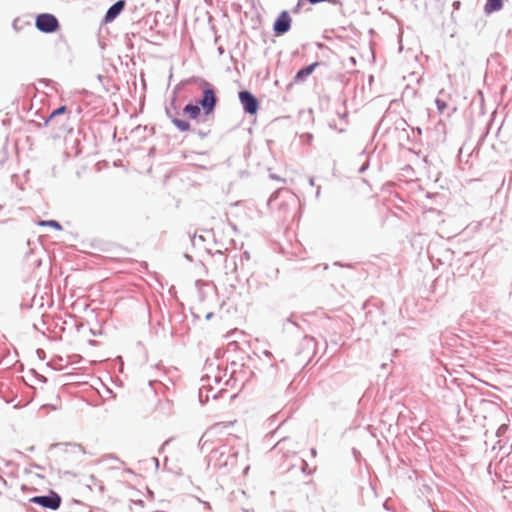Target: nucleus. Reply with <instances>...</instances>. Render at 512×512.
Wrapping results in <instances>:
<instances>
[{"label": "nucleus", "instance_id": "obj_1", "mask_svg": "<svg viewBox=\"0 0 512 512\" xmlns=\"http://www.w3.org/2000/svg\"><path fill=\"white\" fill-rule=\"evenodd\" d=\"M35 26L41 32L52 33L59 29V22L54 15L43 13L36 17Z\"/></svg>", "mask_w": 512, "mask_h": 512}, {"label": "nucleus", "instance_id": "obj_2", "mask_svg": "<svg viewBox=\"0 0 512 512\" xmlns=\"http://www.w3.org/2000/svg\"><path fill=\"white\" fill-rule=\"evenodd\" d=\"M217 99L215 96V92L211 85L207 82L203 83V97L199 101V104L202 106L205 114L209 115L214 111Z\"/></svg>", "mask_w": 512, "mask_h": 512}, {"label": "nucleus", "instance_id": "obj_3", "mask_svg": "<svg viewBox=\"0 0 512 512\" xmlns=\"http://www.w3.org/2000/svg\"><path fill=\"white\" fill-rule=\"evenodd\" d=\"M239 100L246 113L254 115L257 113L259 103L257 99L249 91L239 92Z\"/></svg>", "mask_w": 512, "mask_h": 512}, {"label": "nucleus", "instance_id": "obj_4", "mask_svg": "<svg viewBox=\"0 0 512 512\" xmlns=\"http://www.w3.org/2000/svg\"><path fill=\"white\" fill-rule=\"evenodd\" d=\"M291 17L287 11H282L274 23V32L277 35L284 34L289 31L291 27Z\"/></svg>", "mask_w": 512, "mask_h": 512}, {"label": "nucleus", "instance_id": "obj_5", "mask_svg": "<svg viewBox=\"0 0 512 512\" xmlns=\"http://www.w3.org/2000/svg\"><path fill=\"white\" fill-rule=\"evenodd\" d=\"M33 503L39 504L44 508H49L52 510H56L59 508L61 503V498L54 494L52 496H36L31 499Z\"/></svg>", "mask_w": 512, "mask_h": 512}, {"label": "nucleus", "instance_id": "obj_6", "mask_svg": "<svg viewBox=\"0 0 512 512\" xmlns=\"http://www.w3.org/2000/svg\"><path fill=\"white\" fill-rule=\"evenodd\" d=\"M125 1L119 0L115 4H113L107 11L105 15V21L111 22L113 21L124 9Z\"/></svg>", "mask_w": 512, "mask_h": 512}, {"label": "nucleus", "instance_id": "obj_7", "mask_svg": "<svg viewBox=\"0 0 512 512\" xmlns=\"http://www.w3.org/2000/svg\"><path fill=\"white\" fill-rule=\"evenodd\" d=\"M318 65H319L318 62H314L311 65L299 70L294 77V82L299 83V82L304 81L308 76H310L313 73V71L315 70V68Z\"/></svg>", "mask_w": 512, "mask_h": 512}, {"label": "nucleus", "instance_id": "obj_8", "mask_svg": "<svg viewBox=\"0 0 512 512\" xmlns=\"http://www.w3.org/2000/svg\"><path fill=\"white\" fill-rule=\"evenodd\" d=\"M503 0H487L484 10L487 14L499 11L502 9Z\"/></svg>", "mask_w": 512, "mask_h": 512}, {"label": "nucleus", "instance_id": "obj_9", "mask_svg": "<svg viewBox=\"0 0 512 512\" xmlns=\"http://www.w3.org/2000/svg\"><path fill=\"white\" fill-rule=\"evenodd\" d=\"M200 112V108L197 105L188 104L184 107V113L188 114L192 119L198 118Z\"/></svg>", "mask_w": 512, "mask_h": 512}, {"label": "nucleus", "instance_id": "obj_10", "mask_svg": "<svg viewBox=\"0 0 512 512\" xmlns=\"http://www.w3.org/2000/svg\"><path fill=\"white\" fill-rule=\"evenodd\" d=\"M39 226H49L56 230H62V226L59 222L55 220H41L37 223Z\"/></svg>", "mask_w": 512, "mask_h": 512}, {"label": "nucleus", "instance_id": "obj_11", "mask_svg": "<svg viewBox=\"0 0 512 512\" xmlns=\"http://www.w3.org/2000/svg\"><path fill=\"white\" fill-rule=\"evenodd\" d=\"M173 124L181 131H188L190 130V124L189 122L181 119H173Z\"/></svg>", "mask_w": 512, "mask_h": 512}, {"label": "nucleus", "instance_id": "obj_12", "mask_svg": "<svg viewBox=\"0 0 512 512\" xmlns=\"http://www.w3.org/2000/svg\"><path fill=\"white\" fill-rule=\"evenodd\" d=\"M65 111H66V106H61V107H59L58 109L54 110L51 113L49 119H52V118H54L57 115L63 114V113H65Z\"/></svg>", "mask_w": 512, "mask_h": 512}, {"label": "nucleus", "instance_id": "obj_13", "mask_svg": "<svg viewBox=\"0 0 512 512\" xmlns=\"http://www.w3.org/2000/svg\"><path fill=\"white\" fill-rule=\"evenodd\" d=\"M436 105H437V108H438L439 112H441V113H442V112L446 109V107H447L446 102H445V101H443V100H440V99H436Z\"/></svg>", "mask_w": 512, "mask_h": 512}, {"label": "nucleus", "instance_id": "obj_14", "mask_svg": "<svg viewBox=\"0 0 512 512\" xmlns=\"http://www.w3.org/2000/svg\"><path fill=\"white\" fill-rule=\"evenodd\" d=\"M459 5H460V3H459V2H455V3H454V7H456V8H458V7H459Z\"/></svg>", "mask_w": 512, "mask_h": 512}]
</instances>
